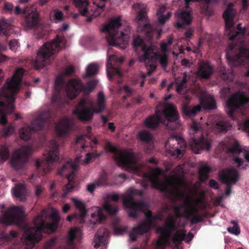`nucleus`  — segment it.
I'll return each instance as SVG.
<instances>
[{
	"label": "nucleus",
	"mask_w": 249,
	"mask_h": 249,
	"mask_svg": "<svg viewBox=\"0 0 249 249\" xmlns=\"http://www.w3.org/2000/svg\"><path fill=\"white\" fill-rule=\"evenodd\" d=\"M140 140L144 143H149L152 141L153 136L149 131L141 130L138 135Z\"/></svg>",
	"instance_id": "obj_40"
},
{
	"label": "nucleus",
	"mask_w": 249,
	"mask_h": 249,
	"mask_svg": "<svg viewBox=\"0 0 249 249\" xmlns=\"http://www.w3.org/2000/svg\"><path fill=\"white\" fill-rule=\"evenodd\" d=\"M23 212L22 209L19 207H12L0 217V222L6 226L18 224L20 221V215Z\"/></svg>",
	"instance_id": "obj_20"
},
{
	"label": "nucleus",
	"mask_w": 249,
	"mask_h": 249,
	"mask_svg": "<svg viewBox=\"0 0 249 249\" xmlns=\"http://www.w3.org/2000/svg\"><path fill=\"white\" fill-rule=\"evenodd\" d=\"M215 101L214 99L213 98H211L209 105L207 106H205V107L208 109H213L215 108Z\"/></svg>",
	"instance_id": "obj_64"
},
{
	"label": "nucleus",
	"mask_w": 249,
	"mask_h": 249,
	"mask_svg": "<svg viewBox=\"0 0 249 249\" xmlns=\"http://www.w3.org/2000/svg\"><path fill=\"white\" fill-rule=\"evenodd\" d=\"M65 46L64 38L57 36L51 42L44 44L37 52L34 66L36 69L45 67L48 62L49 58L53 55L58 53Z\"/></svg>",
	"instance_id": "obj_7"
},
{
	"label": "nucleus",
	"mask_w": 249,
	"mask_h": 249,
	"mask_svg": "<svg viewBox=\"0 0 249 249\" xmlns=\"http://www.w3.org/2000/svg\"><path fill=\"white\" fill-rule=\"evenodd\" d=\"M202 131L201 124L193 122L189 130V134L193 135L190 140L189 145L196 154L200 153L203 149L209 151L211 147L210 140L204 136Z\"/></svg>",
	"instance_id": "obj_11"
},
{
	"label": "nucleus",
	"mask_w": 249,
	"mask_h": 249,
	"mask_svg": "<svg viewBox=\"0 0 249 249\" xmlns=\"http://www.w3.org/2000/svg\"><path fill=\"white\" fill-rule=\"evenodd\" d=\"M133 45L135 52L139 56L141 61L145 62L147 60L153 61L158 59L162 68H166L168 61L166 54L158 55L154 52V46L147 47L139 36L134 39Z\"/></svg>",
	"instance_id": "obj_9"
},
{
	"label": "nucleus",
	"mask_w": 249,
	"mask_h": 249,
	"mask_svg": "<svg viewBox=\"0 0 249 249\" xmlns=\"http://www.w3.org/2000/svg\"><path fill=\"white\" fill-rule=\"evenodd\" d=\"M52 222H46L41 216L38 215L34 220V227H26L23 236L21 238L27 249L34 248L35 242L42 238V232H54L57 228L60 217L57 210H53L51 215Z\"/></svg>",
	"instance_id": "obj_4"
},
{
	"label": "nucleus",
	"mask_w": 249,
	"mask_h": 249,
	"mask_svg": "<svg viewBox=\"0 0 249 249\" xmlns=\"http://www.w3.org/2000/svg\"><path fill=\"white\" fill-rule=\"evenodd\" d=\"M176 27L178 29H183L191 24L192 21L191 13L187 10L182 9L176 13Z\"/></svg>",
	"instance_id": "obj_22"
},
{
	"label": "nucleus",
	"mask_w": 249,
	"mask_h": 249,
	"mask_svg": "<svg viewBox=\"0 0 249 249\" xmlns=\"http://www.w3.org/2000/svg\"><path fill=\"white\" fill-rule=\"evenodd\" d=\"M107 178L106 174L103 173L94 183H89L87 185V190L92 193L96 187L106 185L107 182Z\"/></svg>",
	"instance_id": "obj_33"
},
{
	"label": "nucleus",
	"mask_w": 249,
	"mask_h": 249,
	"mask_svg": "<svg viewBox=\"0 0 249 249\" xmlns=\"http://www.w3.org/2000/svg\"><path fill=\"white\" fill-rule=\"evenodd\" d=\"M179 117L176 107L173 104L166 103L161 114L156 110L155 115L148 117L144 124L147 128L154 129L161 123L169 129L174 130L180 125Z\"/></svg>",
	"instance_id": "obj_5"
},
{
	"label": "nucleus",
	"mask_w": 249,
	"mask_h": 249,
	"mask_svg": "<svg viewBox=\"0 0 249 249\" xmlns=\"http://www.w3.org/2000/svg\"><path fill=\"white\" fill-rule=\"evenodd\" d=\"M63 83V79L61 76H58L56 77L54 84L55 90H60L61 87Z\"/></svg>",
	"instance_id": "obj_60"
},
{
	"label": "nucleus",
	"mask_w": 249,
	"mask_h": 249,
	"mask_svg": "<svg viewBox=\"0 0 249 249\" xmlns=\"http://www.w3.org/2000/svg\"><path fill=\"white\" fill-rule=\"evenodd\" d=\"M221 77L224 80L229 82L232 81L234 77L233 71L232 70H228V71H225L223 72Z\"/></svg>",
	"instance_id": "obj_50"
},
{
	"label": "nucleus",
	"mask_w": 249,
	"mask_h": 249,
	"mask_svg": "<svg viewBox=\"0 0 249 249\" xmlns=\"http://www.w3.org/2000/svg\"><path fill=\"white\" fill-rule=\"evenodd\" d=\"M232 160L234 161V163L237 164V166L238 167H240L242 166V168L244 169H247V166H248V165L247 164H244L245 161L243 160V159L239 158L237 156H234L232 158Z\"/></svg>",
	"instance_id": "obj_54"
},
{
	"label": "nucleus",
	"mask_w": 249,
	"mask_h": 249,
	"mask_svg": "<svg viewBox=\"0 0 249 249\" xmlns=\"http://www.w3.org/2000/svg\"><path fill=\"white\" fill-rule=\"evenodd\" d=\"M46 160L41 162L38 160L36 161L37 170L42 167V175H45L53 168V162L59 159V147L56 142L52 140L49 142L48 147L46 150Z\"/></svg>",
	"instance_id": "obj_14"
},
{
	"label": "nucleus",
	"mask_w": 249,
	"mask_h": 249,
	"mask_svg": "<svg viewBox=\"0 0 249 249\" xmlns=\"http://www.w3.org/2000/svg\"><path fill=\"white\" fill-rule=\"evenodd\" d=\"M71 129V124L68 119L63 120L56 124L55 131L58 136L61 137L67 134Z\"/></svg>",
	"instance_id": "obj_30"
},
{
	"label": "nucleus",
	"mask_w": 249,
	"mask_h": 249,
	"mask_svg": "<svg viewBox=\"0 0 249 249\" xmlns=\"http://www.w3.org/2000/svg\"><path fill=\"white\" fill-rule=\"evenodd\" d=\"M106 108V99L104 93L102 91L98 92L95 107L92 102H89L87 99H82L77 105L73 113L82 121H88L92 119L94 113L103 112Z\"/></svg>",
	"instance_id": "obj_6"
},
{
	"label": "nucleus",
	"mask_w": 249,
	"mask_h": 249,
	"mask_svg": "<svg viewBox=\"0 0 249 249\" xmlns=\"http://www.w3.org/2000/svg\"><path fill=\"white\" fill-rule=\"evenodd\" d=\"M78 8L79 12L84 16L88 17V22L99 16L104 10L107 0H73Z\"/></svg>",
	"instance_id": "obj_10"
},
{
	"label": "nucleus",
	"mask_w": 249,
	"mask_h": 249,
	"mask_svg": "<svg viewBox=\"0 0 249 249\" xmlns=\"http://www.w3.org/2000/svg\"><path fill=\"white\" fill-rule=\"evenodd\" d=\"M213 72V68L208 61H202L199 62L197 75L203 79H209Z\"/></svg>",
	"instance_id": "obj_27"
},
{
	"label": "nucleus",
	"mask_w": 249,
	"mask_h": 249,
	"mask_svg": "<svg viewBox=\"0 0 249 249\" xmlns=\"http://www.w3.org/2000/svg\"><path fill=\"white\" fill-rule=\"evenodd\" d=\"M97 81L91 80L84 85L81 80L78 79L70 80L66 86V92L71 99H74L82 91H91L96 87Z\"/></svg>",
	"instance_id": "obj_16"
},
{
	"label": "nucleus",
	"mask_w": 249,
	"mask_h": 249,
	"mask_svg": "<svg viewBox=\"0 0 249 249\" xmlns=\"http://www.w3.org/2000/svg\"><path fill=\"white\" fill-rule=\"evenodd\" d=\"M24 24L29 28H33L37 26L39 22V14L34 10L29 9V12L26 14Z\"/></svg>",
	"instance_id": "obj_26"
},
{
	"label": "nucleus",
	"mask_w": 249,
	"mask_h": 249,
	"mask_svg": "<svg viewBox=\"0 0 249 249\" xmlns=\"http://www.w3.org/2000/svg\"><path fill=\"white\" fill-rule=\"evenodd\" d=\"M186 143L181 137L173 135L165 142V148L172 156L183 155L186 150Z\"/></svg>",
	"instance_id": "obj_19"
},
{
	"label": "nucleus",
	"mask_w": 249,
	"mask_h": 249,
	"mask_svg": "<svg viewBox=\"0 0 249 249\" xmlns=\"http://www.w3.org/2000/svg\"><path fill=\"white\" fill-rule=\"evenodd\" d=\"M185 192L183 191L177 189L172 193V197L171 199L173 201H176L180 198H182L185 196Z\"/></svg>",
	"instance_id": "obj_51"
},
{
	"label": "nucleus",
	"mask_w": 249,
	"mask_h": 249,
	"mask_svg": "<svg viewBox=\"0 0 249 249\" xmlns=\"http://www.w3.org/2000/svg\"><path fill=\"white\" fill-rule=\"evenodd\" d=\"M187 80L185 78H184L180 82L177 84V91L179 92L181 91L184 87L185 84H186Z\"/></svg>",
	"instance_id": "obj_63"
},
{
	"label": "nucleus",
	"mask_w": 249,
	"mask_h": 249,
	"mask_svg": "<svg viewBox=\"0 0 249 249\" xmlns=\"http://www.w3.org/2000/svg\"><path fill=\"white\" fill-rule=\"evenodd\" d=\"M165 11V8L164 6L160 7L158 11L157 15L158 17V21L159 23L161 24H164L166 22V20L170 17L171 14L168 12L167 15H164L163 13Z\"/></svg>",
	"instance_id": "obj_41"
},
{
	"label": "nucleus",
	"mask_w": 249,
	"mask_h": 249,
	"mask_svg": "<svg viewBox=\"0 0 249 249\" xmlns=\"http://www.w3.org/2000/svg\"><path fill=\"white\" fill-rule=\"evenodd\" d=\"M249 102V98L244 91H238L231 96L227 101V105L229 110L228 114L232 119H234V112Z\"/></svg>",
	"instance_id": "obj_18"
},
{
	"label": "nucleus",
	"mask_w": 249,
	"mask_h": 249,
	"mask_svg": "<svg viewBox=\"0 0 249 249\" xmlns=\"http://www.w3.org/2000/svg\"><path fill=\"white\" fill-rule=\"evenodd\" d=\"M92 220H90L91 223L96 224L100 223L101 221L106 218V216L103 213V210L99 207H96L95 212L91 213Z\"/></svg>",
	"instance_id": "obj_36"
},
{
	"label": "nucleus",
	"mask_w": 249,
	"mask_h": 249,
	"mask_svg": "<svg viewBox=\"0 0 249 249\" xmlns=\"http://www.w3.org/2000/svg\"><path fill=\"white\" fill-rule=\"evenodd\" d=\"M51 16L54 18L56 22L61 21L64 19L63 12L58 9H53L51 13Z\"/></svg>",
	"instance_id": "obj_48"
},
{
	"label": "nucleus",
	"mask_w": 249,
	"mask_h": 249,
	"mask_svg": "<svg viewBox=\"0 0 249 249\" xmlns=\"http://www.w3.org/2000/svg\"><path fill=\"white\" fill-rule=\"evenodd\" d=\"M162 173V170L159 167H156L154 169L153 172L151 174H149L147 173H143V181L142 182V186L144 188H146L148 187L149 185V182H150V180L148 178V175H152L154 177L158 179H159V176Z\"/></svg>",
	"instance_id": "obj_37"
},
{
	"label": "nucleus",
	"mask_w": 249,
	"mask_h": 249,
	"mask_svg": "<svg viewBox=\"0 0 249 249\" xmlns=\"http://www.w3.org/2000/svg\"><path fill=\"white\" fill-rule=\"evenodd\" d=\"M157 231L160 233V236L156 243L157 246L164 249L165 245L169 243L172 232L165 226L159 228Z\"/></svg>",
	"instance_id": "obj_24"
},
{
	"label": "nucleus",
	"mask_w": 249,
	"mask_h": 249,
	"mask_svg": "<svg viewBox=\"0 0 249 249\" xmlns=\"http://www.w3.org/2000/svg\"><path fill=\"white\" fill-rule=\"evenodd\" d=\"M124 59H120L117 57L115 54H111L108 56L107 62V70L108 76L111 80L115 75H117L119 76H122L121 71L118 69L114 67V65L116 63H119L122 64Z\"/></svg>",
	"instance_id": "obj_23"
},
{
	"label": "nucleus",
	"mask_w": 249,
	"mask_h": 249,
	"mask_svg": "<svg viewBox=\"0 0 249 249\" xmlns=\"http://www.w3.org/2000/svg\"><path fill=\"white\" fill-rule=\"evenodd\" d=\"M120 224V220L116 219L112 222V224L114 227V233L115 235H120L123 234L126 230L125 227L119 226Z\"/></svg>",
	"instance_id": "obj_45"
},
{
	"label": "nucleus",
	"mask_w": 249,
	"mask_h": 249,
	"mask_svg": "<svg viewBox=\"0 0 249 249\" xmlns=\"http://www.w3.org/2000/svg\"><path fill=\"white\" fill-rule=\"evenodd\" d=\"M189 219L192 225H194L203 221V217L199 214L192 215Z\"/></svg>",
	"instance_id": "obj_57"
},
{
	"label": "nucleus",
	"mask_w": 249,
	"mask_h": 249,
	"mask_svg": "<svg viewBox=\"0 0 249 249\" xmlns=\"http://www.w3.org/2000/svg\"><path fill=\"white\" fill-rule=\"evenodd\" d=\"M231 127L232 125L229 121L222 120L217 123L215 128L219 132L225 133L231 129Z\"/></svg>",
	"instance_id": "obj_39"
},
{
	"label": "nucleus",
	"mask_w": 249,
	"mask_h": 249,
	"mask_svg": "<svg viewBox=\"0 0 249 249\" xmlns=\"http://www.w3.org/2000/svg\"><path fill=\"white\" fill-rule=\"evenodd\" d=\"M175 234L172 238L173 243H176L185 240L186 237V231L182 230V231L177 230Z\"/></svg>",
	"instance_id": "obj_46"
},
{
	"label": "nucleus",
	"mask_w": 249,
	"mask_h": 249,
	"mask_svg": "<svg viewBox=\"0 0 249 249\" xmlns=\"http://www.w3.org/2000/svg\"><path fill=\"white\" fill-rule=\"evenodd\" d=\"M81 236L82 232L79 228H72L69 231L67 246L64 248H59L58 249H76L74 240H77V241L79 242L81 239Z\"/></svg>",
	"instance_id": "obj_25"
},
{
	"label": "nucleus",
	"mask_w": 249,
	"mask_h": 249,
	"mask_svg": "<svg viewBox=\"0 0 249 249\" xmlns=\"http://www.w3.org/2000/svg\"><path fill=\"white\" fill-rule=\"evenodd\" d=\"M165 226L171 231H176L177 230L175 221L173 217H170Z\"/></svg>",
	"instance_id": "obj_55"
},
{
	"label": "nucleus",
	"mask_w": 249,
	"mask_h": 249,
	"mask_svg": "<svg viewBox=\"0 0 249 249\" xmlns=\"http://www.w3.org/2000/svg\"><path fill=\"white\" fill-rule=\"evenodd\" d=\"M80 157H76L75 160V163L68 162L63 165L62 168H59L57 170L58 174L60 175H65L68 180V183L63 189V197L66 196L68 193L72 192L75 187V182L74 181V177L78 168L77 163L80 161Z\"/></svg>",
	"instance_id": "obj_15"
},
{
	"label": "nucleus",
	"mask_w": 249,
	"mask_h": 249,
	"mask_svg": "<svg viewBox=\"0 0 249 249\" xmlns=\"http://www.w3.org/2000/svg\"><path fill=\"white\" fill-rule=\"evenodd\" d=\"M9 49L13 51L16 52L18 47V41L16 39H13L9 43Z\"/></svg>",
	"instance_id": "obj_61"
},
{
	"label": "nucleus",
	"mask_w": 249,
	"mask_h": 249,
	"mask_svg": "<svg viewBox=\"0 0 249 249\" xmlns=\"http://www.w3.org/2000/svg\"><path fill=\"white\" fill-rule=\"evenodd\" d=\"M108 235L109 232L106 228L99 229L94 238V242L95 243L94 247L97 248L101 245H105Z\"/></svg>",
	"instance_id": "obj_29"
},
{
	"label": "nucleus",
	"mask_w": 249,
	"mask_h": 249,
	"mask_svg": "<svg viewBox=\"0 0 249 249\" xmlns=\"http://www.w3.org/2000/svg\"><path fill=\"white\" fill-rule=\"evenodd\" d=\"M147 177L153 188L159 189L161 192L164 193H166L168 191L167 183H161L159 179H158L152 175H148Z\"/></svg>",
	"instance_id": "obj_34"
},
{
	"label": "nucleus",
	"mask_w": 249,
	"mask_h": 249,
	"mask_svg": "<svg viewBox=\"0 0 249 249\" xmlns=\"http://www.w3.org/2000/svg\"><path fill=\"white\" fill-rule=\"evenodd\" d=\"M140 193L138 190H130L121 196L124 206L127 210L129 217L136 218L139 213L142 212L146 218L137 227L132 228L129 234L132 241H135L139 235L148 232L152 227V213L149 210L145 212L148 208L147 204L143 201H135L134 200V196Z\"/></svg>",
	"instance_id": "obj_2"
},
{
	"label": "nucleus",
	"mask_w": 249,
	"mask_h": 249,
	"mask_svg": "<svg viewBox=\"0 0 249 249\" xmlns=\"http://www.w3.org/2000/svg\"><path fill=\"white\" fill-rule=\"evenodd\" d=\"M106 151L114 154L113 159L120 166L129 171L138 172V156L131 150H119L111 143L107 142L105 146Z\"/></svg>",
	"instance_id": "obj_8"
},
{
	"label": "nucleus",
	"mask_w": 249,
	"mask_h": 249,
	"mask_svg": "<svg viewBox=\"0 0 249 249\" xmlns=\"http://www.w3.org/2000/svg\"><path fill=\"white\" fill-rule=\"evenodd\" d=\"M14 132V128L11 125L5 126L1 131L2 136L7 137L12 135Z\"/></svg>",
	"instance_id": "obj_53"
},
{
	"label": "nucleus",
	"mask_w": 249,
	"mask_h": 249,
	"mask_svg": "<svg viewBox=\"0 0 249 249\" xmlns=\"http://www.w3.org/2000/svg\"><path fill=\"white\" fill-rule=\"evenodd\" d=\"M211 170V168L208 166H204L199 169V180L201 182H205L206 181Z\"/></svg>",
	"instance_id": "obj_42"
},
{
	"label": "nucleus",
	"mask_w": 249,
	"mask_h": 249,
	"mask_svg": "<svg viewBox=\"0 0 249 249\" xmlns=\"http://www.w3.org/2000/svg\"><path fill=\"white\" fill-rule=\"evenodd\" d=\"M55 92L52 97V101L53 103H60L61 101V97L60 95V90H55Z\"/></svg>",
	"instance_id": "obj_58"
},
{
	"label": "nucleus",
	"mask_w": 249,
	"mask_h": 249,
	"mask_svg": "<svg viewBox=\"0 0 249 249\" xmlns=\"http://www.w3.org/2000/svg\"><path fill=\"white\" fill-rule=\"evenodd\" d=\"M154 30L153 26L149 23L141 25L140 23H139L137 27V31L143 33L145 38L148 40L152 38Z\"/></svg>",
	"instance_id": "obj_32"
},
{
	"label": "nucleus",
	"mask_w": 249,
	"mask_h": 249,
	"mask_svg": "<svg viewBox=\"0 0 249 249\" xmlns=\"http://www.w3.org/2000/svg\"><path fill=\"white\" fill-rule=\"evenodd\" d=\"M220 177L222 181L226 184L225 195L229 196L231 193V186L238 180L237 171L233 168H228L220 173Z\"/></svg>",
	"instance_id": "obj_21"
},
{
	"label": "nucleus",
	"mask_w": 249,
	"mask_h": 249,
	"mask_svg": "<svg viewBox=\"0 0 249 249\" xmlns=\"http://www.w3.org/2000/svg\"><path fill=\"white\" fill-rule=\"evenodd\" d=\"M29 8L26 7L23 9L20 8L19 6H17L14 9V13L16 15H19L20 14L26 15L29 12Z\"/></svg>",
	"instance_id": "obj_59"
},
{
	"label": "nucleus",
	"mask_w": 249,
	"mask_h": 249,
	"mask_svg": "<svg viewBox=\"0 0 249 249\" xmlns=\"http://www.w3.org/2000/svg\"><path fill=\"white\" fill-rule=\"evenodd\" d=\"M14 196L19 198L20 201H24L26 199V188L24 185L18 184L16 185L14 188Z\"/></svg>",
	"instance_id": "obj_38"
},
{
	"label": "nucleus",
	"mask_w": 249,
	"mask_h": 249,
	"mask_svg": "<svg viewBox=\"0 0 249 249\" xmlns=\"http://www.w3.org/2000/svg\"><path fill=\"white\" fill-rule=\"evenodd\" d=\"M97 157L96 154L88 153L86 154V157L85 158L84 161L88 164L90 163L93 158Z\"/></svg>",
	"instance_id": "obj_62"
},
{
	"label": "nucleus",
	"mask_w": 249,
	"mask_h": 249,
	"mask_svg": "<svg viewBox=\"0 0 249 249\" xmlns=\"http://www.w3.org/2000/svg\"><path fill=\"white\" fill-rule=\"evenodd\" d=\"M137 18L138 21H146L147 20V14L146 7H142L138 14Z\"/></svg>",
	"instance_id": "obj_52"
},
{
	"label": "nucleus",
	"mask_w": 249,
	"mask_h": 249,
	"mask_svg": "<svg viewBox=\"0 0 249 249\" xmlns=\"http://www.w3.org/2000/svg\"><path fill=\"white\" fill-rule=\"evenodd\" d=\"M72 201L74 203L76 208L78 209L80 213L79 216L80 223H83L85 222V217L87 213L86 207L85 204L81 200H78L76 198H72Z\"/></svg>",
	"instance_id": "obj_35"
},
{
	"label": "nucleus",
	"mask_w": 249,
	"mask_h": 249,
	"mask_svg": "<svg viewBox=\"0 0 249 249\" xmlns=\"http://www.w3.org/2000/svg\"><path fill=\"white\" fill-rule=\"evenodd\" d=\"M228 147H225V144L223 142L220 143L219 146L222 148L227 153L231 154H238L242 152V150L237 140L235 139H231L229 142Z\"/></svg>",
	"instance_id": "obj_28"
},
{
	"label": "nucleus",
	"mask_w": 249,
	"mask_h": 249,
	"mask_svg": "<svg viewBox=\"0 0 249 249\" xmlns=\"http://www.w3.org/2000/svg\"><path fill=\"white\" fill-rule=\"evenodd\" d=\"M233 4L230 3L223 14V18L225 21L226 28L229 30V38L231 40L235 39L239 40L241 46L238 49V53L234 55L231 53L234 50H236V46L232 43L228 45V48L231 52H227L226 56L227 59L235 65H242L244 60L249 61V49L245 46L243 37L245 34V30L242 28L241 24L239 23L237 26V30L234 27V18L236 14V11L233 8ZM247 76H249V69L246 73Z\"/></svg>",
	"instance_id": "obj_1"
},
{
	"label": "nucleus",
	"mask_w": 249,
	"mask_h": 249,
	"mask_svg": "<svg viewBox=\"0 0 249 249\" xmlns=\"http://www.w3.org/2000/svg\"><path fill=\"white\" fill-rule=\"evenodd\" d=\"M104 209L109 214L115 215L118 212V206L116 204H111L109 202H106L103 205Z\"/></svg>",
	"instance_id": "obj_44"
},
{
	"label": "nucleus",
	"mask_w": 249,
	"mask_h": 249,
	"mask_svg": "<svg viewBox=\"0 0 249 249\" xmlns=\"http://www.w3.org/2000/svg\"><path fill=\"white\" fill-rule=\"evenodd\" d=\"M10 156V151L6 145H2L0 147V162L3 163Z\"/></svg>",
	"instance_id": "obj_43"
},
{
	"label": "nucleus",
	"mask_w": 249,
	"mask_h": 249,
	"mask_svg": "<svg viewBox=\"0 0 249 249\" xmlns=\"http://www.w3.org/2000/svg\"><path fill=\"white\" fill-rule=\"evenodd\" d=\"M53 115V113L49 109L42 111L32 121L31 125H28L20 128L19 131L20 139L24 141L29 140L33 133L43 129L45 123L50 119L52 118Z\"/></svg>",
	"instance_id": "obj_13"
},
{
	"label": "nucleus",
	"mask_w": 249,
	"mask_h": 249,
	"mask_svg": "<svg viewBox=\"0 0 249 249\" xmlns=\"http://www.w3.org/2000/svg\"><path fill=\"white\" fill-rule=\"evenodd\" d=\"M24 73L23 68L17 69L12 77L7 79L0 89V124L2 125L7 123V115L12 114L15 110V96L19 90Z\"/></svg>",
	"instance_id": "obj_3"
},
{
	"label": "nucleus",
	"mask_w": 249,
	"mask_h": 249,
	"mask_svg": "<svg viewBox=\"0 0 249 249\" xmlns=\"http://www.w3.org/2000/svg\"><path fill=\"white\" fill-rule=\"evenodd\" d=\"M198 209L196 207H192L190 210L185 212L186 217L187 219L191 218L192 215L198 214Z\"/></svg>",
	"instance_id": "obj_56"
},
{
	"label": "nucleus",
	"mask_w": 249,
	"mask_h": 249,
	"mask_svg": "<svg viewBox=\"0 0 249 249\" xmlns=\"http://www.w3.org/2000/svg\"><path fill=\"white\" fill-rule=\"evenodd\" d=\"M32 148L29 145H24L15 151L10 161L12 167L16 170L23 168L27 162Z\"/></svg>",
	"instance_id": "obj_17"
},
{
	"label": "nucleus",
	"mask_w": 249,
	"mask_h": 249,
	"mask_svg": "<svg viewBox=\"0 0 249 249\" xmlns=\"http://www.w3.org/2000/svg\"><path fill=\"white\" fill-rule=\"evenodd\" d=\"M201 107L200 105L192 107L187 104H185L182 107V112L184 117L191 118L195 116L197 112L201 110Z\"/></svg>",
	"instance_id": "obj_31"
},
{
	"label": "nucleus",
	"mask_w": 249,
	"mask_h": 249,
	"mask_svg": "<svg viewBox=\"0 0 249 249\" xmlns=\"http://www.w3.org/2000/svg\"><path fill=\"white\" fill-rule=\"evenodd\" d=\"M99 70L98 66L94 63L89 64L87 68L86 74L87 76L96 75Z\"/></svg>",
	"instance_id": "obj_47"
},
{
	"label": "nucleus",
	"mask_w": 249,
	"mask_h": 249,
	"mask_svg": "<svg viewBox=\"0 0 249 249\" xmlns=\"http://www.w3.org/2000/svg\"><path fill=\"white\" fill-rule=\"evenodd\" d=\"M121 25V18L118 17L111 18L108 23L101 29L102 32L108 33L107 40L110 46H118L119 41H126L127 39L128 36L127 34L123 32H118Z\"/></svg>",
	"instance_id": "obj_12"
},
{
	"label": "nucleus",
	"mask_w": 249,
	"mask_h": 249,
	"mask_svg": "<svg viewBox=\"0 0 249 249\" xmlns=\"http://www.w3.org/2000/svg\"><path fill=\"white\" fill-rule=\"evenodd\" d=\"M231 223L233 225L232 227H228L227 231L231 233L237 235L240 233V230L238 223L234 220H231Z\"/></svg>",
	"instance_id": "obj_49"
}]
</instances>
